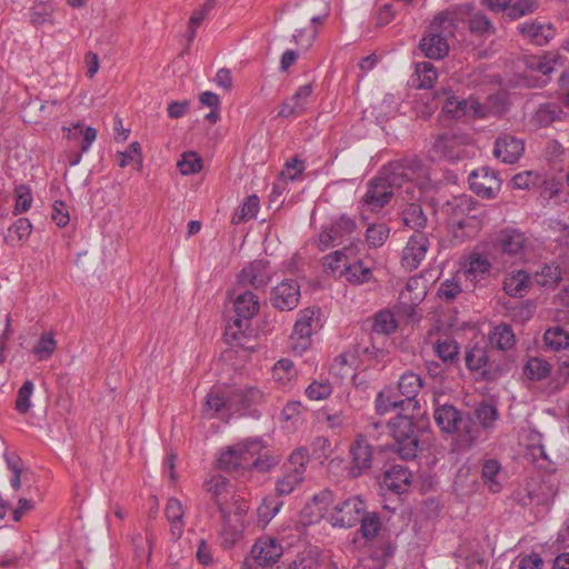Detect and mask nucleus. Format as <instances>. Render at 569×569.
I'll list each match as a JSON object with an SVG mask.
<instances>
[{"label": "nucleus", "instance_id": "nucleus-1", "mask_svg": "<svg viewBox=\"0 0 569 569\" xmlns=\"http://www.w3.org/2000/svg\"><path fill=\"white\" fill-rule=\"evenodd\" d=\"M380 423L383 428L375 429L376 438H369V442L379 440L381 432L389 428L395 440L392 451L397 452L402 460H412L417 457L420 436L429 425L425 415L417 419L408 415H398L388 425Z\"/></svg>", "mask_w": 569, "mask_h": 569}, {"label": "nucleus", "instance_id": "nucleus-2", "mask_svg": "<svg viewBox=\"0 0 569 569\" xmlns=\"http://www.w3.org/2000/svg\"><path fill=\"white\" fill-rule=\"evenodd\" d=\"M408 172L411 173V169L401 163L389 162L385 166L377 177L368 181L361 199L363 208L371 212L381 210L395 197V187L408 177Z\"/></svg>", "mask_w": 569, "mask_h": 569}, {"label": "nucleus", "instance_id": "nucleus-3", "mask_svg": "<svg viewBox=\"0 0 569 569\" xmlns=\"http://www.w3.org/2000/svg\"><path fill=\"white\" fill-rule=\"evenodd\" d=\"M456 22L448 12L438 13L427 27L419 49L429 59H442L449 51L448 38L456 31Z\"/></svg>", "mask_w": 569, "mask_h": 569}, {"label": "nucleus", "instance_id": "nucleus-4", "mask_svg": "<svg viewBox=\"0 0 569 569\" xmlns=\"http://www.w3.org/2000/svg\"><path fill=\"white\" fill-rule=\"evenodd\" d=\"M233 308L236 315L227 325L224 336L228 342L240 343L252 331L251 320L259 312V298L252 291L246 290L234 298Z\"/></svg>", "mask_w": 569, "mask_h": 569}, {"label": "nucleus", "instance_id": "nucleus-5", "mask_svg": "<svg viewBox=\"0 0 569 569\" xmlns=\"http://www.w3.org/2000/svg\"><path fill=\"white\" fill-rule=\"evenodd\" d=\"M383 428L379 421L369 423L366 427L365 433L357 435L356 439L349 447L350 465L348 467V476L357 479L367 475L373 465L376 451H381L382 446L375 447L369 442V438H376L373 435L375 429Z\"/></svg>", "mask_w": 569, "mask_h": 569}, {"label": "nucleus", "instance_id": "nucleus-6", "mask_svg": "<svg viewBox=\"0 0 569 569\" xmlns=\"http://www.w3.org/2000/svg\"><path fill=\"white\" fill-rule=\"evenodd\" d=\"M432 151L442 159L455 162L475 154L472 139L459 128L441 132L435 137Z\"/></svg>", "mask_w": 569, "mask_h": 569}, {"label": "nucleus", "instance_id": "nucleus-7", "mask_svg": "<svg viewBox=\"0 0 569 569\" xmlns=\"http://www.w3.org/2000/svg\"><path fill=\"white\" fill-rule=\"evenodd\" d=\"M310 456L306 447L295 449L282 465V476L277 479L274 491L278 497L288 496L299 487L303 479Z\"/></svg>", "mask_w": 569, "mask_h": 569}, {"label": "nucleus", "instance_id": "nucleus-8", "mask_svg": "<svg viewBox=\"0 0 569 569\" xmlns=\"http://www.w3.org/2000/svg\"><path fill=\"white\" fill-rule=\"evenodd\" d=\"M263 449L261 439L254 438L229 447L217 460V468L224 472L249 470L250 459Z\"/></svg>", "mask_w": 569, "mask_h": 569}, {"label": "nucleus", "instance_id": "nucleus-9", "mask_svg": "<svg viewBox=\"0 0 569 569\" xmlns=\"http://www.w3.org/2000/svg\"><path fill=\"white\" fill-rule=\"evenodd\" d=\"M366 509L367 503L360 496H351L333 506L331 523L333 527L351 528L359 523Z\"/></svg>", "mask_w": 569, "mask_h": 569}, {"label": "nucleus", "instance_id": "nucleus-10", "mask_svg": "<svg viewBox=\"0 0 569 569\" xmlns=\"http://www.w3.org/2000/svg\"><path fill=\"white\" fill-rule=\"evenodd\" d=\"M477 201L469 196L461 194L453 197L442 206V211L448 216L449 222L458 229H465L469 219H475L472 211Z\"/></svg>", "mask_w": 569, "mask_h": 569}, {"label": "nucleus", "instance_id": "nucleus-11", "mask_svg": "<svg viewBox=\"0 0 569 569\" xmlns=\"http://www.w3.org/2000/svg\"><path fill=\"white\" fill-rule=\"evenodd\" d=\"M470 189L478 196L491 199L501 187L498 172L489 167L472 170L468 176Z\"/></svg>", "mask_w": 569, "mask_h": 569}, {"label": "nucleus", "instance_id": "nucleus-12", "mask_svg": "<svg viewBox=\"0 0 569 569\" xmlns=\"http://www.w3.org/2000/svg\"><path fill=\"white\" fill-rule=\"evenodd\" d=\"M391 163H401L403 167H408L412 171L411 173L408 172V177H406L399 186L395 187V197L400 198L407 203L416 202L421 196V190L413 182V179L418 177L422 170L421 160L413 157L392 161Z\"/></svg>", "mask_w": 569, "mask_h": 569}, {"label": "nucleus", "instance_id": "nucleus-13", "mask_svg": "<svg viewBox=\"0 0 569 569\" xmlns=\"http://www.w3.org/2000/svg\"><path fill=\"white\" fill-rule=\"evenodd\" d=\"M300 300V286L295 279H284L272 288L270 302L280 311L295 309Z\"/></svg>", "mask_w": 569, "mask_h": 569}, {"label": "nucleus", "instance_id": "nucleus-14", "mask_svg": "<svg viewBox=\"0 0 569 569\" xmlns=\"http://www.w3.org/2000/svg\"><path fill=\"white\" fill-rule=\"evenodd\" d=\"M465 362L470 371L479 373L483 380L493 381L499 376L489 362L487 349L479 345H473L466 350Z\"/></svg>", "mask_w": 569, "mask_h": 569}, {"label": "nucleus", "instance_id": "nucleus-15", "mask_svg": "<svg viewBox=\"0 0 569 569\" xmlns=\"http://www.w3.org/2000/svg\"><path fill=\"white\" fill-rule=\"evenodd\" d=\"M237 278L240 286H251L254 289L267 287L271 280L269 261L253 260L238 273Z\"/></svg>", "mask_w": 569, "mask_h": 569}, {"label": "nucleus", "instance_id": "nucleus-16", "mask_svg": "<svg viewBox=\"0 0 569 569\" xmlns=\"http://www.w3.org/2000/svg\"><path fill=\"white\" fill-rule=\"evenodd\" d=\"M429 248V240L422 232L413 233L402 251L401 263L408 270L419 267Z\"/></svg>", "mask_w": 569, "mask_h": 569}, {"label": "nucleus", "instance_id": "nucleus-17", "mask_svg": "<svg viewBox=\"0 0 569 569\" xmlns=\"http://www.w3.org/2000/svg\"><path fill=\"white\" fill-rule=\"evenodd\" d=\"M433 418L445 432L453 433L463 429L467 433H471L468 422L462 419L461 412L452 405H442L436 408Z\"/></svg>", "mask_w": 569, "mask_h": 569}, {"label": "nucleus", "instance_id": "nucleus-18", "mask_svg": "<svg viewBox=\"0 0 569 569\" xmlns=\"http://www.w3.org/2000/svg\"><path fill=\"white\" fill-rule=\"evenodd\" d=\"M322 327L320 320V309L306 308L299 312V317L293 327L292 337L302 340V348L308 345L309 338Z\"/></svg>", "mask_w": 569, "mask_h": 569}, {"label": "nucleus", "instance_id": "nucleus-19", "mask_svg": "<svg viewBox=\"0 0 569 569\" xmlns=\"http://www.w3.org/2000/svg\"><path fill=\"white\" fill-rule=\"evenodd\" d=\"M525 151V142L511 134L505 133L496 139L493 154L505 163H515Z\"/></svg>", "mask_w": 569, "mask_h": 569}, {"label": "nucleus", "instance_id": "nucleus-20", "mask_svg": "<svg viewBox=\"0 0 569 569\" xmlns=\"http://www.w3.org/2000/svg\"><path fill=\"white\" fill-rule=\"evenodd\" d=\"M492 264L488 258L479 254L471 253L465 263L463 270L458 272L459 277H465L466 281L476 288L491 271Z\"/></svg>", "mask_w": 569, "mask_h": 569}, {"label": "nucleus", "instance_id": "nucleus-21", "mask_svg": "<svg viewBox=\"0 0 569 569\" xmlns=\"http://www.w3.org/2000/svg\"><path fill=\"white\" fill-rule=\"evenodd\" d=\"M282 555V547L276 539H258L251 548L253 561L261 567H268L278 561Z\"/></svg>", "mask_w": 569, "mask_h": 569}, {"label": "nucleus", "instance_id": "nucleus-22", "mask_svg": "<svg viewBox=\"0 0 569 569\" xmlns=\"http://www.w3.org/2000/svg\"><path fill=\"white\" fill-rule=\"evenodd\" d=\"M262 398L263 393L256 387L234 389L229 393V411L246 415Z\"/></svg>", "mask_w": 569, "mask_h": 569}, {"label": "nucleus", "instance_id": "nucleus-23", "mask_svg": "<svg viewBox=\"0 0 569 569\" xmlns=\"http://www.w3.org/2000/svg\"><path fill=\"white\" fill-rule=\"evenodd\" d=\"M411 471L402 465H393L383 472L382 488L392 493L401 495L408 491L411 483Z\"/></svg>", "mask_w": 569, "mask_h": 569}, {"label": "nucleus", "instance_id": "nucleus-24", "mask_svg": "<svg viewBox=\"0 0 569 569\" xmlns=\"http://www.w3.org/2000/svg\"><path fill=\"white\" fill-rule=\"evenodd\" d=\"M527 243L525 233L515 228L501 229L495 240V246L501 252L509 256H517L523 252Z\"/></svg>", "mask_w": 569, "mask_h": 569}, {"label": "nucleus", "instance_id": "nucleus-25", "mask_svg": "<svg viewBox=\"0 0 569 569\" xmlns=\"http://www.w3.org/2000/svg\"><path fill=\"white\" fill-rule=\"evenodd\" d=\"M433 100L442 101V111L452 119H461L468 116V99H459L451 88H441L433 92Z\"/></svg>", "mask_w": 569, "mask_h": 569}, {"label": "nucleus", "instance_id": "nucleus-26", "mask_svg": "<svg viewBox=\"0 0 569 569\" xmlns=\"http://www.w3.org/2000/svg\"><path fill=\"white\" fill-rule=\"evenodd\" d=\"M312 86L310 83L303 84L287 100H284L278 111V117L289 118L300 116L307 107L308 99L312 93Z\"/></svg>", "mask_w": 569, "mask_h": 569}, {"label": "nucleus", "instance_id": "nucleus-27", "mask_svg": "<svg viewBox=\"0 0 569 569\" xmlns=\"http://www.w3.org/2000/svg\"><path fill=\"white\" fill-rule=\"evenodd\" d=\"M204 487L207 491L211 495V498L214 501L222 518L227 519L229 517V510L226 505L230 496L229 480L220 475L213 476L208 481L204 482Z\"/></svg>", "mask_w": 569, "mask_h": 569}, {"label": "nucleus", "instance_id": "nucleus-28", "mask_svg": "<svg viewBox=\"0 0 569 569\" xmlns=\"http://www.w3.org/2000/svg\"><path fill=\"white\" fill-rule=\"evenodd\" d=\"M422 387L423 381L419 375L412 371H407L400 376L398 381V391L402 397H405L408 408L411 407L412 409H416L419 406L416 398Z\"/></svg>", "mask_w": 569, "mask_h": 569}, {"label": "nucleus", "instance_id": "nucleus-29", "mask_svg": "<svg viewBox=\"0 0 569 569\" xmlns=\"http://www.w3.org/2000/svg\"><path fill=\"white\" fill-rule=\"evenodd\" d=\"M502 287L508 296L522 298L531 287V277L525 270L513 271L505 277Z\"/></svg>", "mask_w": 569, "mask_h": 569}, {"label": "nucleus", "instance_id": "nucleus-30", "mask_svg": "<svg viewBox=\"0 0 569 569\" xmlns=\"http://www.w3.org/2000/svg\"><path fill=\"white\" fill-rule=\"evenodd\" d=\"M502 467L496 459H486L481 466V480L488 490L498 493L502 490Z\"/></svg>", "mask_w": 569, "mask_h": 569}, {"label": "nucleus", "instance_id": "nucleus-31", "mask_svg": "<svg viewBox=\"0 0 569 569\" xmlns=\"http://www.w3.org/2000/svg\"><path fill=\"white\" fill-rule=\"evenodd\" d=\"M402 397L398 389L393 390L391 388H386L378 392L375 401L376 411L379 415H385L390 412L391 410L400 409L402 411L408 410L407 401Z\"/></svg>", "mask_w": 569, "mask_h": 569}, {"label": "nucleus", "instance_id": "nucleus-32", "mask_svg": "<svg viewBox=\"0 0 569 569\" xmlns=\"http://www.w3.org/2000/svg\"><path fill=\"white\" fill-rule=\"evenodd\" d=\"M519 32L529 39L536 46H545L555 36V30L551 24L541 23H521L518 27Z\"/></svg>", "mask_w": 569, "mask_h": 569}, {"label": "nucleus", "instance_id": "nucleus-33", "mask_svg": "<svg viewBox=\"0 0 569 569\" xmlns=\"http://www.w3.org/2000/svg\"><path fill=\"white\" fill-rule=\"evenodd\" d=\"M340 277L346 278V280L353 284H362L369 282L372 278V270L370 267L365 266V263L360 260H353L343 263V268L340 271Z\"/></svg>", "mask_w": 569, "mask_h": 569}, {"label": "nucleus", "instance_id": "nucleus-34", "mask_svg": "<svg viewBox=\"0 0 569 569\" xmlns=\"http://www.w3.org/2000/svg\"><path fill=\"white\" fill-rule=\"evenodd\" d=\"M435 353L447 367H453L459 363L460 346L449 337L438 339L433 345Z\"/></svg>", "mask_w": 569, "mask_h": 569}, {"label": "nucleus", "instance_id": "nucleus-35", "mask_svg": "<svg viewBox=\"0 0 569 569\" xmlns=\"http://www.w3.org/2000/svg\"><path fill=\"white\" fill-rule=\"evenodd\" d=\"M516 341V335L511 326L507 323L496 326L489 333V342L491 347L501 351L513 349Z\"/></svg>", "mask_w": 569, "mask_h": 569}, {"label": "nucleus", "instance_id": "nucleus-36", "mask_svg": "<svg viewBox=\"0 0 569 569\" xmlns=\"http://www.w3.org/2000/svg\"><path fill=\"white\" fill-rule=\"evenodd\" d=\"M355 351L362 361L369 362V365L372 367L379 365L383 367L389 355V351L387 349L379 348L375 345L373 337L371 338L370 346L359 343L357 345Z\"/></svg>", "mask_w": 569, "mask_h": 569}, {"label": "nucleus", "instance_id": "nucleus-37", "mask_svg": "<svg viewBox=\"0 0 569 569\" xmlns=\"http://www.w3.org/2000/svg\"><path fill=\"white\" fill-rule=\"evenodd\" d=\"M535 282L545 288L553 289L561 280L560 267L555 263H543L533 276Z\"/></svg>", "mask_w": 569, "mask_h": 569}, {"label": "nucleus", "instance_id": "nucleus-38", "mask_svg": "<svg viewBox=\"0 0 569 569\" xmlns=\"http://www.w3.org/2000/svg\"><path fill=\"white\" fill-rule=\"evenodd\" d=\"M401 216L405 226L416 230V232H420L427 226V217L421 206L416 202L407 203Z\"/></svg>", "mask_w": 569, "mask_h": 569}, {"label": "nucleus", "instance_id": "nucleus-39", "mask_svg": "<svg viewBox=\"0 0 569 569\" xmlns=\"http://www.w3.org/2000/svg\"><path fill=\"white\" fill-rule=\"evenodd\" d=\"M67 131V138L69 140L79 141L81 152H87L92 142L97 138V130L92 127H83L80 123H76L72 128H63Z\"/></svg>", "mask_w": 569, "mask_h": 569}, {"label": "nucleus", "instance_id": "nucleus-40", "mask_svg": "<svg viewBox=\"0 0 569 569\" xmlns=\"http://www.w3.org/2000/svg\"><path fill=\"white\" fill-rule=\"evenodd\" d=\"M550 372V363L539 357L529 358L523 367V375L531 381H541L548 378Z\"/></svg>", "mask_w": 569, "mask_h": 569}, {"label": "nucleus", "instance_id": "nucleus-41", "mask_svg": "<svg viewBox=\"0 0 569 569\" xmlns=\"http://www.w3.org/2000/svg\"><path fill=\"white\" fill-rule=\"evenodd\" d=\"M473 418L483 429H491L499 418V412L495 405L481 401L473 410Z\"/></svg>", "mask_w": 569, "mask_h": 569}, {"label": "nucleus", "instance_id": "nucleus-42", "mask_svg": "<svg viewBox=\"0 0 569 569\" xmlns=\"http://www.w3.org/2000/svg\"><path fill=\"white\" fill-rule=\"evenodd\" d=\"M32 232V224L28 218L17 219L8 229L7 242L11 244L26 242Z\"/></svg>", "mask_w": 569, "mask_h": 569}, {"label": "nucleus", "instance_id": "nucleus-43", "mask_svg": "<svg viewBox=\"0 0 569 569\" xmlns=\"http://www.w3.org/2000/svg\"><path fill=\"white\" fill-rule=\"evenodd\" d=\"M545 345L552 351H559L569 346V333L562 327L548 328L543 335Z\"/></svg>", "mask_w": 569, "mask_h": 569}, {"label": "nucleus", "instance_id": "nucleus-44", "mask_svg": "<svg viewBox=\"0 0 569 569\" xmlns=\"http://www.w3.org/2000/svg\"><path fill=\"white\" fill-rule=\"evenodd\" d=\"M397 329V321L388 310L376 313L372 323V333L388 336Z\"/></svg>", "mask_w": 569, "mask_h": 569}, {"label": "nucleus", "instance_id": "nucleus-45", "mask_svg": "<svg viewBox=\"0 0 569 569\" xmlns=\"http://www.w3.org/2000/svg\"><path fill=\"white\" fill-rule=\"evenodd\" d=\"M330 228L337 240V244H341L356 231L357 224L350 217L341 216L330 226Z\"/></svg>", "mask_w": 569, "mask_h": 569}, {"label": "nucleus", "instance_id": "nucleus-46", "mask_svg": "<svg viewBox=\"0 0 569 569\" xmlns=\"http://www.w3.org/2000/svg\"><path fill=\"white\" fill-rule=\"evenodd\" d=\"M359 522V531L361 532V536L366 540H371L376 538L379 531L381 530V521L377 512H367L366 509L363 517Z\"/></svg>", "mask_w": 569, "mask_h": 569}, {"label": "nucleus", "instance_id": "nucleus-47", "mask_svg": "<svg viewBox=\"0 0 569 569\" xmlns=\"http://www.w3.org/2000/svg\"><path fill=\"white\" fill-rule=\"evenodd\" d=\"M416 73L418 74V88L430 89L437 81L438 73L435 66L431 62L417 63Z\"/></svg>", "mask_w": 569, "mask_h": 569}, {"label": "nucleus", "instance_id": "nucleus-48", "mask_svg": "<svg viewBox=\"0 0 569 569\" xmlns=\"http://www.w3.org/2000/svg\"><path fill=\"white\" fill-rule=\"evenodd\" d=\"M283 502L278 500L277 497H266L261 505L258 507L259 522L264 525L269 523L271 519L279 512Z\"/></svg>", "mask_w": 569, "mask_h": 569}, {"label": "nucleus", "instance_id": "nucleus-49", "mask_svg": "<svg viewBox=\"0 0 569 569\" xmlns=\"http://www.w3.org/2000/svg\"><path fill=\"white\" fill-rule=\"evenodd\" d=\"M319 553L316 550L300 552L289 563L288 569H319Z\"/></svg>", "mask_w": 569, "mask_h": 569}, {"label": "nucleus", "instance_id": "nucleus-50", "mask_svg": "<svg viewBox=\"0 0 569 569\" xmlns=\"http://www.w3.org/2000/svg\"><path fill=\"white\" fill-rule=\"evenodd\" d=\"M390 229L385 223L370 224L366 231V240L371 248L381 247L389 237Z\"/></svg>", "mask_w": 569, "mask_h": 569}, {"label": "nucleus", "instance_id": "nucleus-51", "mask_svg": "<svg viewBox=\"0 0 569 569\" xmlns=\"http://www.w3.org/2000/svg\"><path fill=\"white\" fill-rule=\"evenodd\" d=\"M16 204L13 209L14 214L27 212L33 201L32 192L29 186L19 184L14 188Z\"/></svg>", "mask_w": 569, "mask_h": 569}, {"label": "nucleus", "instance_id": "nucleus-52", "mask_svg": "<svg viewBox=\"0 0 569 569\" xmlns=\"http://www.w3.org/2000/svg\"><path fill=\"white\" fill-rule=\"evenodd\" d=\"M545 180L541 176L533 171H523L517 173L511 179V184L513 189H530L531 187H540Z\"/></svg>", "mask_w": 569, "mask_h": 569}, {"label": "nucleus", "instance_id": "nucleus-53", "mask_svg": "<svg viewBox=\"0 0 569 569\" xmlns=\"http://www.w3.org/2000/svg\"><path fill=\"white\" fill-rule=\"evenodd\" d=\"M177 166L181 174H194L201 170L202 159L196 152L188 151L182 154Z\"/></svg>", "mask_w": 569, "mask_h": 569}, {"label": "nucleus", "instance_id": "nucleus-54", "mask_svg": "<svg viewBox=\"0 0 569 569\" xmlns=\"http://www.w3.org/2000/svg\"><path fill=\"white\" fill-rule=\"evenodd\" d=\"M34 385L31 380H26L22 386L18 390L17 399H16V410L26 415L31 408L30 398L33 393Z\"/></svg>", "mask_w": 569, "mask_h": 569}, {"label": "nucleus", "instance_id": "nucleus-55", "mask_svg": "<svg viewBox=\"0 0 569 569\" xmlns=\"http://www.w3.org/2000/svg\"><path fill=\"white\" fill-rule=\"evenodd\" d=\"M348 251H351L349 248H343L342 250H336L332 253L326 256L323 258V266L327 270H330L333 274H339L343 268V263L348 262Z\"/></svg>", "mask_w": 569, "mask_h": 569}, {"label": "nucleus", "instance_id": "nucleus-56", "mask_svg": "<svg viewBox=\"0 0 569 569\" xmlns=\"http://www.w3.org/2000/svg\"><path fill=\"white\" fill-rule=\"evenodd\" d=\"M457 277L441 282L437 291V296L447 303L452 302L462 292L461 284L456 279Z\"/></svg>", "mask_w": 569, "mask_h": 569}, {"label": "nucleus", "instance_id": "nucleus-57", "mask_svg": "<svg viewBox=\"0 0 569 569\" xmlns=\"http://www.w3.org/2000/svg\"><path fill=\"white\" fill-rule=\"evenodd\" d=\"M57 342L53 339L51 333H44L41 336L40 340L33 347V353L37 356L38 360H47L51 357L53 351L56 350Z\"/></svg>", "mask_w": 569, "mask_h": 569}, {"label": "nucleus", "instance_id": "nucleus-58", "mask_svg": "<svg viewBox=\"0 0 569 569\" xmlns=\"http://www.w3.org/2000/svg\"><path fill=\"white\" fill-rule=\"evenodd\" d=\"M259 210V198L256 194L249 196L241 207L240 213H236L233 222L249 220L256 217Z\"/></svg>", "mask_w": 569, "mask_h": 569}, {"label": "nucleus", "instance_id": "nucleus-59", "mask_svg": "<svg viewBox=\"0 0 569 569\" xmlns=\"http://www.w3.org/2000/svg\"><path fill=\"white\" fill-rule=\"evenodd\" d=\"M206 411H211L212 415L222 411V409L229 410V396L224 398L219 391L211 390L206 397Z\"/></svg>", "mask_w": 569, "mask_h": 569}, {"label": "nucleus", "instance_id": "nucleus-60", "mask_svg": "<svg viewBox=\"0 0 569 569\" xmlns=\"http://www.w3.org/2000/svg\"><path fill=\"white\" fill-rule=\"evenodd\" d=\"M331 392L332 387L328 381H313L306 389V395L310 400L327 399Z\"/></svg>", "mask_w": 569, "mask_h": 569}, {"label": "nucleus", "instance_id": "nucleus-61", "mask_svg": "<svg viewBox=\"0 0 569 569\" xmlns=\"http://www.w3.org/2000/svg\"><path fill=\"white\" fill-rule=\"evenodd\" d=\"M469 29L472 33L480 36L495 32L492 22L483 14H475L469 19Z\"/></svg>", "mask_w": 569, "mask_h": 569}, {"label": "nucleus", "instance_id": "nucleus-62", "mask_svg": "<svg viewBox=\"0 0 569 569\" xmlns=\"http://www.w3.org/2000/svg\"><path fill=\"white\" fill-rule=\"evenodd\" d=\"M117 161L118 166L121 168H124L134 161L141 164V148L139 142H132L126 151L119 152Z\"/></svg>", "mask_w": 569, "mask_h": 569}, {"label": "nucleus", "instance_id": "nucleus-63", "mask_svg": "<svg viewBox=\"0 0 569 569\" xmlns=\"http://www.w3.org/2000/svg\"><path fill=\"white\" fill-rule=\"evenodd\" d=\"M536 9L535 0H517L507 9V16L512 19H519L528 13L533 12Z\"/></svg>", "mask_w": 569, "mask_h": 569}, {"label": "nucleus", "instance_id": "nucleus-64", "mask_svg": "<svg viewBox=\"0 0 569 569\" xmlns=\"http://www.w3.org/2000/svg\"><path fill=\"white\" fill-rule=\"evenodd\" d=\"M296 375L293 362L289 359H280L272 369V376L279 381H289Z\"/></svg>", "mask_w": 569, "mask_h": 569}]
</instances>
